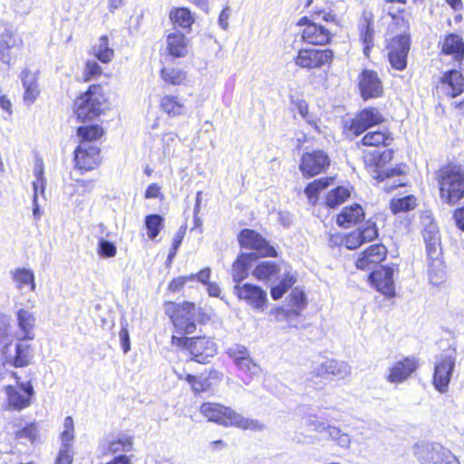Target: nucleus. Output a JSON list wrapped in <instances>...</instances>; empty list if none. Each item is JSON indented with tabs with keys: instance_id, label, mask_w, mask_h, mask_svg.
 Listing matches in <instances>:
<instances>
[{
	"instance_id": "1",
	"label": "nucleus",
	"mask_w": 464,
	"mask_h": 464,
	"mask_svg": "<svg viewBox=\"0 0 464 464\" xmlns=\"http://www.w3.org/2000/svg\"><path fill=\"white\" fill-rule=\"evenodd\" d=\"M199 411L208 420L225 427L234 426L251 430H262L265 429V426L259 423L258 420L245 418L231 408L219 403H202Z\"/></svg>"
},
{
	"instance_id": "2",
	"label": "nucleus",
	"mask_w": 464,
	"mask_h": 464,
	"mask_svg": "<svg viewBox=\"0 0 464 464\" xmlns=\"http://www.w3.org/2000/svg\"><path fill=\"white\" fill-rule=\"evenodd\" d=\"M440 196L444 203L450 206L464 197V170L459 165H448L437 173Z\"/></svg>"
},
{
	"instance_id": "3",
	"label": "nucleus",
	"mask_w": 464,
	"mask_h": 464,
	"mask_svg": "<svg viewBox=\"0 0 464 464\" xmlns=\"http://www.w3.org/2000/svg\"><path fill=\"white\" fill-rule=\"evenodd\" d=\"M105 97L101 85H92L74 102L77 118L85 121L99 116L103 111Z\"/></svg>"
},
{
	"instance_id": "4",
	"label": "nucleus",
	"mask_w": 464,
	"mask_h": 464,
	"mask_svg": "<svg viewBox=\"0 0 464 464\" xmlns=\"http://www.w3.org/2000/svg\"><path fill=\"white\" fill-rule=\"evenodd\" d=\"M171 343L173 345L180 347L184 352H188L190 360L198 363L206 364L209 362V358L213 357L217 353V347L214 342L206 337H178L172 336Z\"/></svg>"
},
{
	"instance_id": "5",
	"label": "nucleus",
	"mask_w": 464,
	"mask_h": 464,
	"mask_svg": "<svg viewBox=\"0 0 464 464\" xmlns=\"http://www.w3.org/2000/svg\"><path fill=\"white\" fill-rule=\"evenodd\" d=\"M5 409L21 411L31 406L35 392L31 382L17 381L15 385H7L4 389Z\"/></svg>"
},
{
	"instance_id": "6",
	"label": "nucleus",
	"mask_w": 464,
	"mask_h": 464,
	"mask_svg": "<svg viewBox=\"0 0 464 464\" xmlns=\"http://www.w3.org/2000/svg\"><path fill=\"white\" fill-rule=\"evenodd\" d=\"M166 312L172 320L178 333L182 334H193L196 330V307L192 303L173 304L166 307Z\"/></svg>"
},
{
	"instance_id": "7",
	"label": "nucleus",
	"mask_w": 464,
	"mask_h": 464,
	"mask_svg": "<svg viewBox=\"0 0 464 464\" xmlns=\"http://www.w3.org/2000/svg\"><path fill=\"white\" fill-rule=\"evenodd\" d=\"M413 450L421 464H459L457 458L439 443H417Z\"/></svg>"
},
{
	"instance_id": "8",
	"label": "nucleus",
	"mask_w": 464,
	"mask_h": 464,
	"mask_svg": "<svg viewBox=\"0 0 464 464\" xmlns=\"http://www.w3.org/2000/svg\"><path fill=\"white\" fill-rule=\"evenodd\" d=\"M456 355V349L449 347L436 359L433 384L440 392H444L448 389L455 366Z\"/></svg>"
},
{
	"instance_id": "9",
	"label": "nucleus",
	"mask_w": 464,
	"mask_h": 464,
	"mask_svg": "<svg viewBox=\"0 0 464 464\" xmlns=\"http://www.w3.org/2000/svg\"><path fill=\"white\" fill-rule=\"evenodd\" d=\"M423 239L426 245V251L427 255L430 259L432 260L431 264H430V280L434 284H438L440 279H442L444 276L443 270L438 271V274L435 273L434 276L437 277L435 279L433 277V266H437L438 268H440L442 266L441 261L439 259L440 256V235H439V229L437 225L433 223H430L426 227L423 229Z\"/></svg>"
},
{
	"instance_id": "10",
	"label": "nucleus",
	"mask_w": 464,
	"mask_h": 464,
	"mask_svg": "<svg viewBox=\"0 0 464 464\" xmlns=\"http://www.w3.org/2000/svg\"><path fill=\"white\" fill-rule=\"evenodd\" d=\"M23 44L22 39L16 34L9 24H0V61L11 63L15 60L14 50Z\"/></svg>"
},
{
	"instance_id": "11",
	"label": "nucleus",
	"mask_w": 464,
	"mask_h": 464,
	"mask_svg": "<svg viewBox=\"0 0 464 464\" xmlns=\"http://www.w3.org/2000/svg\"><path fill=\"white\" fill-rule=\"evenodd\" d=\"M240 245L248 249L255 250L256 258L260 256H276V249L257 232L252 229H243L238 237Z\"/></svg>"
},
{
	"instance_id": "12",
	"label": "nucleus",
	"mask_w": 464,
	"mask_h": 464,
	"mask_svg": "<svg viewBox=\"0 0 464 464\" xmlns=\"http://www.w3.org/2000/svg\"><path fill=\"white\" fill-rule=\"evenodd\" d=\"M333 57L334 53L330 49H301L295 62L301 68L314 69L329 64Z\"/></svg>"
},
{
	"instance_id": "13",
	"label": "nucleus",
	"mask_w": 464,
	"mask_h": 464,
	"mask_svg": "<svg viewBox=\"0 0 464 464\" xmlns=\"http://www.w3.org/2000/svg\"><path fill=\"white\" fill-rule=\"evenodd\" d=\"M330 165L328 155L323 150L303 154L299 169L304 176L314 177L324 171Z\"/></svg>"
},
{
	"instance_id": "14",
	"label": "nucleus",
	"mask_w": 464,
	"mask_h": 464,
	"mask_svg": "<svg viewBox=\"0 0 464 464\" xmlns=\"http://www.w3.org/2000/svg\"><path fill=\"white\" fill-rule=\"evenodd\" d=\"M234 294L254 309L263 310L267 301L266 292L260 286L245 283L236 284L234 286Z\"/></svg>"
},
{
	"instance_id": "15",
	"label": "nucleus",
	"mask_w": 464,
	"mask_h": 464,
	"mask_svg": "<svg viewBox=\"0 0 464 464\" xmlns=\"http://www.w3.org/2000/svg\"><path fill=\"white\" fill-rule=\"evenodd\" d=\"M74 160L81 170H92L101 162L100 149L86 141H81L74 151Z\"/></svg>"
},
{
	"instance_id": "16",
	"label": "nucleus",
	"mask_w": 464,
	"mask_h": 464,
	"mask_svg": "<svg viewBox=\"0 0 464 464\" xmlns=\"http://www.w3.org/2000/svg\"><path fill=\"white\" fill-rule=\"evenodd\" d=\"M385 121L384 116L376 108H366L358 113L352 121L350 130L360 135L369 128L381 124Z\"/></svg>"
},
{
	"instance_id": "17",
	"label": "nucleus",
	"mask_w": 464,
	"mask_h": 464,
	"mask_svg": "<svg viewBox=\"0 0 464 464\" xmlns=\"http://www.w3.org/2000/svg\"><path fill=\"white\" fill-rule=\"evenodd\" d=\"M298 24L305 26L302 33V38L305 43L314 45H323L329 43L331 34L328 29L321 24L311 22L307 17L301 18Z\"/></svg>"
},
{
	"instance_id": "18",
	"label": "nucleus",
	"mask_w": 464,
	"mask_h": 464,
	"mask_svg": "<svg viewBox=\"0 0 464 464\" xmlns=\"http://www.w3.org/2000/svg\"><path fill=\"white\" fill-rule=\"evenodd\" d=\"M418 368V362L413 357H405L396 362L388 370L385 379L390 383H401L405 382Z\"/></svg>"
},
{
	"instance_id": "19",
	"label": "nucleus",
	"mask_w": 464,
	"mask_h": 464,
	"mask_svg": "<svg viewBox=\"0 0 464 464\" xmlns=\"http://www.w3.org/2000/svg\"><path fill=\"white\" fill-rule=\"evenodd\" d=\"M392 267H382L371 273L369 279L372 285L382 295L392 297L395 295Z\"/></svg>"
},
{
	"instance_id": "20",
	"label": "nucleus",
	"mask_w": 464,
	"mask_h": 464,
	"mask_svg": "<svg viewBox=\"0 0 464 464\" xmlns=\"http://www.w3.org/2000/svg\"><path fill=\"white\" fill-rule=\"evenodd\" d=\"M386 254L387 249L384 245H372L360 255L356 266L359 269L370 270L384 260Z\"/></svg>"
},
{
	"instance_id": "21",
	"label": "nucleus",
	"mask_w": 464,
	"mask_h": 464,
	"mask_svg": "<svg viewBox=\"0 0 464 464\" xmlns=\"http://www.w3.org/2000/svg\"><path fill=\"white\" fill-rule=\"evenodd\" d=\"M359 88L364 100L379 97L382 92V84L377 73L364 70L360 76Z\"/></svg>"
},
{
	"instance_id": "22",
	"label": "nucleus",
	"mask_w": 464,
	"mask_h": 464,
	"mask_svg": "<svg viewBox=\"0 0 464 464\" xmlns=\"http://www.w3.org/2000/svg\"><path fill=\"white\" fill-rule=\"evenodd\" d=\"M440 88L450 97H457L464 92V78L457 70L446 72L440 78Z\"/></svg>"
},
{
	"instance_id": "23",
	"label": "nucleus",
	"mask_w": 464,
	"mask_h": 464,
	"mask_svg": "<svg viewBox=\"0 0 464 464\" xmlns=\"http://www.w3.org/2000/svg\"><path fill=\"white\" fill-rule=\"evenodd\" d=\"M284 265H276L270 261H264L259 263L252 272V275L259 281L264 282H276L282 277L284 273Z\"/></svg>"
},
{
	"instance_id": "24",
	"label": "nucleus",
	"mask_w": 464,
	"mask_h": 464,
	"mask_svg": "<svg viewBox=\"0 0 464 464\" xmlns=\"http://www.w3.org/2000/svg\"><path fill=\"white\" fill-rule=\"evenodd\" d=\"M303 311L293 308L277 307L272 311L275 320L278 323L285 322L288 327L296 329L304 328V316Z\"/></svg>"
},
{
	"instance_id": "25",
	"label": "nucleus",
	"mask_w": 464,
	"mask_h": 464,
	"mask_svg": "<svg viewBox=\"0 0 464 464\" xmlns=\"http://www.w3.org/2000/svg\"><path fill=\"white\" fill-rule=\"evenodd\" d=\"M441 52L443 54L451 55L459 65L464 59V41L459 35L450 34L441 44Z\"/></svg>"
},
{
	"instance_id": "26",
	"label": "nucleus",
	"mask_w": 464,
	"mask_h": 464,
	"mask_svg": "<svg viewBox=\"0 0 464 464\" xmlns=\"http://www.w3.org/2000/svg\"><path fill=\"white\" fill-rule=\"evenodd\" d=\"M319 376L334 375L339 379H344L351 374V367L347 362L336 360H327L322 362L316 369Z\"/></svg>"
},
{
	"instance_id": "27",
	"label": "nucleus",
	"mask_w": 464,
	"mask_h": 464,
	"mask_svg": "<svg viewBox=\"0 0 464 464\" xmlns=\"http://www.w3.org/2000/svg\"><path fill=\"white\" fill-rule=\"evenodd\" d=\"M34 177L35 179L33 181V188H34V208H33V215L36 219H39L41 217L40 212V204L39 198L42 197L45 199L44 189H45V179L44 177V165L40 163L34 169Z\"/></svg>"
},
{
	"instance_id": "28",
	"label": "nucleus",
	"mask_w": 464,
	"mask_h": 464,
	"mask_svg": "<svg viewBox=\"0 0 464 464\" xmlns=\"http://www.w3.org/2000/svg\"><path fill=\"white\" fill-rule=\"evenodd\" d=\"M397 23L401 24V34L390 41L388 45L389 52L408 54L410 50L409 22L401 17L398 19Z\"/></svg>"
},
{
	"instance_id": "29",
	"label": "nucleus",
	"mask_w": 464,
	"mask_h": 464,
	"mask_svg": "<svg viewBox=\"0 0 464 464\" xmlns=\"http://www.w3.org/2000/svg\"><path fill=\"white\" fill-rule=\"evenodd\" d=\"M256 259V255L255 253H241L237 256L231 269L233 281L236 284H240L242 280L247 277L250 263Z\"/></svg>"
},
{
	"instance_id": "30",
	"label": "nucleus",
	"mask_w": 464,
	"mask_h": 464,
	"mask_svg": "<svg viewBox=\"0 0 464 464\" xmlns=\"http://www.w3.org/2000/svg\"><path fill=\"white\" fill-rule=\"evenodd\" d=\"M364 218L362 208L359 204L345 207L336 218V223L343 227H349L360 222Z\"/></svg>"
},
{
	"instance_id": "31",
	"label": "nucleus",
	"mask_w": 464,
	"mask_h": 464,
	"mask_svg": "<svg viewBox=\"0 0 464 464\" xmlns=\"http://www.w3.org/2000/svg\"><path fill=\"white\" fill-rule=\"evenodd\" d=\"M188 40L179 32H173L167 35V47L174 57H184L188 52Z\"/></svg>"
},
{
	"instance_id": "32",
	"label": "nucleus",
	"mask_w": 464,
	"mask_h": 464,
	"mask_svg": "<svg viewBox=\"0 0 464 464\" xmlns=\"http://www.w3.org/2000/svg\"><path fill=\"white\" fill-rule=\"evenodd\" d=\"M392 154L393 151L392 150H385L382 152L374 150V152L365 153L363 161L366 167L381 174L382 172V169L392 160Z\"/></svg>"
},
{
	"instance_id": "33",
	"label": "nucleus",
	"mask_w": 464,
	"mask_h": 464,
	"mask_svg": "<svg viewBox=\"0 0 464 464\" xmlns=\"http://www.w3.org/2000/svg\"><path fill=\"white\" fill-rule=\"evenodd\" d=\"M295 276L289 265H284V273L279 278V284L271 288V296L274 300L280 299L283 295L295 283Z\"/></svg>"
},
{
	"instance_id": "34",
	"label": "nucleus",
	"mask_w": 464,
	"mask_h": 464,
	"mask_svg": "<svg viewBox=\"0 0 464 464\" xmlns=\"http://www.w3.org/2000/svg\"><path fill=\"white\" fill-rule=\"evenodd\" d=\"M13 280L19 291L28 289L33 292L35 290L34 275L33 271L26 268H17L13 272Z\"/></svg>"
},
{
	"instance_id": "35",
	"label": "nucleus",
	"mask_w": 464,
	"mask_h": 464,
	"mask_svg": "<svg viewBox=\"0 0 464 464\" xmlns=\"http://www.w3.org/2000/svg\"><path fill=\"white\" fill-rule=\"evenodd\" d=\"M132 441L128 436H121L116 440H103L100 443V450L102 453L115 454L120 451H129L131 449Z\"/></svg>"
},
{
	"instance_id": "36",
	"label": "nucleus",
	"mask_w": 464,
	"mask_h": 464,
	"mask_svg": "<svg viewBox=\"0 0 464 464\" xmlns=\"http://www.w3.org/2000/svg\"><path fill=\"white\" fill-rule=\"evenodd\" d=\"M393 138L392 133L387 130H375L367 132L362 139V143L364 146L378 147L380 145L389 146Z\"/></svg>"
},
{
	"instance_id": "37",
	"label": "nucleus",
	"mask_w": 464,
	"mask_h": 464,
	"mask_svg": "<svg viewBox=\"0 0 464 464\" xmlns=\"http://www.w3.org/2000/svg\"><path fill=\"white\" fill-rule=\"evenodd\" d=\"M93 55L102 63H107L114 57V51L110 47L109 39L102 35L92 47Z\"/></svg>"
},
{
	"instance_id": "38",
	"label": "nucleus",
	"mask_w": 464,
	"mask_h": 464,
	"mask_svg": "<svg viewBox=\"0 0 464 464\" xmlns=\"http://www.w3.org/2000/svg\"><path fill=\"white\" fill-rule=\"evenodd\" d=\"M160 107L169 116H179L185 111L184 103L173 95H165L161 98Z\"/></svg>"
},
{
	"instance_id": "39",
	"label": "nucleus",
	"mask_w": 464,
	"mask_h": 464,
	"mask_svg": "<svg viewBox=\"0 0 464 464\" xmlns=\"http://www.w3.org/2000/svg\"><path fill=\"white\" fill-rule=\"evenodd\" d=\"M333 180V178H322L309 183L304 189L309 201L314 204L317 201L318 193L326 188Z\"/></svg>"
},
{
	"instance_id": "40",
	"label": "nucleus",
	"mask_w": 464,
	"mask_h": 464,
	"mask_svg": "<svg viewBox=\"0 0 464 464\" xmlns=\"http://www.w3.org/2000/svg\"><path fill=\"white\" fill-rule=\"evenodd\" d=\"M328 438L342 449L347 450L351 447V436L343 431L339 427L330 425L327 431Z\"/></svg>"
},
{
	"instance_id": "41",
	"label": "nucleus",
	"mask_w": 464,
	"mask_h": 464,
	"mask_svg": "<svg viewBox=\"0 0 464 464\" xmlns=\"http://www.w3.org/2000/svg\"><path fill=\"white\" fill-rule=\"evenodd\" d=\"M416 205V198L412 195L393 198L390 203L391 209L394 214L412 210Z\"/></svg>"
},
{
	"instance_id": "42",
	"label": "nucleus",
	"mask_w": 464,
	"mask_h": 464,
	"mask_svg": "<svg viewBox=\"0 0 464 464\" xmlns=\"http://www.w3.org/2000/svg\"><path fill=\"white\" fill-rule=\"evenodd\" d=\"M160 76L165 82L172 85H179L187 79L186 72L178 68H163Z\"/></svg>"
},
{
	"instance_id": "43",
	"label": "nucleus",
	"mask_w": 464,
	"mask_h": 464,
	"mask_svg": "<svg viewBox=\"0 0 464 464\" xmlns=\"http://www.w3.org/2000/svg\"><path fill=\"white\" fill-rule=\"evenodd\" d=\"M103 133V129L97 124L82 126L77 130V134L82 138L81 141H86L88 143L100 139Z\"/></svg>"
},
{
	"instance_id": "44",
	"label": "nucleus",
	"mask_w": 464,
	"mask_h": 464,
	"mask_svg": "<svg viewBox=\"0 0 464 464\" xmlns=\"http://www.w3.org/2000/svg\"><path fill=\"white\" fill-rule=\"evenodd\" d=\"M170 19L175 25L184 29H188L194 22L191 13L187 8H179L171 12Z\"/></svg>"
},
{
	"instance_id": "45",
	"label": "nucleus",
	"mask_w": 464,
	"mask_h": 464,
	"mask_svg": "<svg viewBox=\"0 0 464 464\" xmlns=\"http://www.w3.org/2000/svg\"><path fill=\"white\" fill-rule=\"evenodd\" d=\"M163 218L158 214L148 215L145 218V226L148 236L150 239H155L163 227Z\"/></svg>"
},
{
	"instance_id": "46",
	"label": "nucleus",
	"mask_w": 464,
	"mask_h": 464,
	"mask_svg": "<svg viewBox=\"0 0 464 464\" xmlns=\"http://www.w3.org/2000/svg\"><path fill=\"white\" fill-rule=\"evenodd\" d=\"M361 40L364 44V53L372 46L373 44V28L372 26L371 18L364 15L363 21L361 24Z\"/></svg>"
},
{
	"instance_id": "47",
	"label": "nucleus",
	"mask_w": 464,
	"mask_h": 464,
	"mask_svg": "<svg viewBox=\"0 0 464 464\" xmlns=\"http://www.w3.org/2000/svg\"><path fill=\"white\" fill-rule=\"evenodd\" d=\"M350 197V191L344 187H338L331 190L326 196V204L331 208H334L343 203Z\"/></svg>"
},
{
	"instance_id": "48",
	"label": "nucleus",
	"mask_w": 464,
	"mask_h": 464,
	"mask_svg": "<svg viewBox=\"0 0 464 464\" xmlns=\"http://www.w3.org/2000/svg\"><path fill=\"white\" fill-rule=\"evenodd\" d=\"M288 304L293 309L304 311L307 305V299L304 292L299 288L293 289L288 296Z\"/></svg>"
},
{
	"instance_id": "49",
	"label": "nucleus",
	"mask_w": 464,
	"mask_h": 464,
	"mask_svg": "<svg viewBox=\"0 0 464 464\" xmlns=\"http://www.w3.org/2000/svg\"><path fill=\"white\" fill-rule=\"evenodd\" d=\"M60 439L61 446H72V444L74 440V423L71 416L64 419L63 430L61 433Z\"/></svg>"
},
{
	"instance_id": "50",
	"label": "nucleus",
	"mask_w": 464,
	"mask_h": 464,
	"mask_svg": "<svg viewBox=\"0 0 464 464\" xmlns=\"http://www.w3.org/2000/svg\"><path fill=\"white\" fill-rule=\"evenodd\" d=\"M186 381L191 385L195 393L206 392L210 387V382L207 378H197L192 374H187Z\"/></svg>"
},
{
	"instance_id": "51",
	"label": "nucleus",
	"mask_w": 464,
	"mask_h": 464,
	"mask_svg": "<svg viewBox=\"0 0 464 464\" xmlns=\"http://www.w3.org/2000/svg\"><path fill=\"white\" fill-rule=\"evenodd\" d=\"M102 74V68L96 61H88L83 70V81L90 82Z\"/></svg>"
},
{
	"instance_id": "52",
	"label": "nucleus",
	"mask_w": 464,
	"mask_h": 464,
	"mask_svg": "<svg viewBox=\"0 0 464 464\" xmlns=\"http://www.w3.org/2000/svg\"><path fill=\"white\" fill-rule=\"evenodd\" d=\"M304 421L305 425L310 429V430L320 433L327 431L330 426L326 422L320 420L316 415L306 416Z\"/></svg>"
},
{
	"instance_id": "53",
	"label": "nucleus",
	"mask_w": 464,
	"mask_h": 464,
	"mask_svg": "<svg viewBox=\"0 0 464 464\" xmlns=\"http://www.w3.org/2000/svg\"><path fill=\"white\" fill-rule=\"evenodd\" d=\"M236 365L239 370L250 375H256L260 372V367L253 362L250 355L245 358V360L239 361Z\"/></svg>"
},
{
	"instance_id": "54",
	"label": "nucleus",
	"mask_w": 464,
	"mask_h": 464,
	"mask_svg": "<svg viewBox=\"0 0 464 464\" xmlns=\"http://www.w3.org/2000/svg\"><path fill=\"white\" fill-rule=\"evenodd\" d=\"M74 451L72 446H61L55 464H72Z\"/></svg>"
},
{
	"instance_id": "55",
	"label": "nucleus",
	"mask_w": 464,
	"mask_h": 464,
	"mask_svg": "<svg viewBox=\"0 0 464 464\" xmlns=\"http://www.w3.org/2000/svg\"><path fill=\"white\" fill-rule=\"evenodd\" d=\"M357 229L361 232L363 242L372 241L378 235L376 225L371 221H367L362 227Z\"/></svg>"
},
{
	"instance_id": "56",
	"label": "nucleus",
	"mask_w": 464,
	"mask_h": 464,
	"mask_svg": "<svg viewBox=\"0 0 464 464\" xmlns=\"http://www.w3.org/2000/svg\"><path fill=\"white\" fill-rule=\"evenodd\" d=\"M228 355L233 359L235 363H237L239 361L245 360L247 356H249V352L247 349L240 344H235L227 350Z\"/></svg>"
},
{
	"instance_id": "57",
	"label": "nucleus",
	"mask_w": 464,
	"mask_h": 464,
	"mask_svg": "<svg viewBox=\"0 0 464 464\" xmlns=\"http://www.w3.org/2000/svg\"><path fill=\"white\" fill-rule=\"evenodd\" d=\"M388 55L392 68L400 71L406 68L408 54L389 52Z\"/></svg>"
},
{
	"instance_id": "58",
	"label": "nucleus",
	"mask_w": 464,
	"mask_h": 464,
	"mask_svg": "<svg viewBox=\"0 0 464 464\" xmlns=\"http://www.w3.org/2000/svg\"><path fill=\"white\" fill-rule=\"evenodd\" d=\"M116 246L113 243L101 239L98 245V253L103 257H112L116 255Z\"/></svg>"
},
{
	"instance_id": "59",
	"label": "nucleus",
	"mask_w": 464,
	"mask_h": 464,
	"mask_svg": "<svg viewBox=\"0 0 464 464\" xmlns=\"http://www.w3.org/2000/svg\"><path fill=\"white\" fill-rule=\"evenodd\" d=\"M343 243L348 249H355L359 247L363 243L361 232L358 229L353 230L346 236Z\"/></svg>"
},
{
	"instance_id": "60",
	"label": "nucleus",
	"mask_w": 464,
	"mask_h": 464,
	"mask_svg": "<svg viewBox=\"0 0 464 464\" xmlns=\"http://www.w3.org/2000/svg\"><path fill=\"white\" fill-rule=\"evenodd\" d=\"M37 436H38V429L34 423H31L30 425L24 427V429H22L16 432L17 439L25 438V439H28L31 442L35 441V440L37 439Z\"/></svg>"
},
{
	"instance_id": "61",
	"label": "nucleus",
	"mask_w": 464,
	"mask_h": 464,
	"mask_svg": "<svg viewBox=\"0 0 464 464\" xmlns=\"http://www.w3.org/2000/svg\"><path fill=\"white\" fill-rule=\"evenodd\" d=\"M13 6L16 13L27 14L33 8V0H13Z\"/></svg>"
},
{
	"instance_id": "62",
	"label": "nucleus",
	"mask_w": 464,
	"mask_h": 464,
	"mask_svg": "<svg viewBox=\"0 0 464 464\" xmlns=\"http://www.w3.org/2000/svg\"><path fill=\"white\" fill-rule=\"evenodd\" d=\"M24 89H25L24 95V102H27L28 104H32L36 100L37 96L40 93L38 84L36 83V84H34L31 86H25Z\"/></svg>"
},
{
	"instance_id": "63",
	"label": "nucleus",
	"mask_w": 464,
	"mask_h": 464,
	"mask_svg": "<svg viewBox=\"0 0 464 464\" xmlns=\"http://www.w3.org/2000/svg\"><path fill=\"white\" fill-rule=\"evenodd\" d=\"M195 276L194 275H190V276H179V277H177L175 279H173L170 284H169V288L172 291V292H176V291H179L180 288H182L185 285V283L187 281H192V280H195Z\"/></svg>"
},
{
	"instance_id": "64",
	"label": "nucleus",
	"mask_w": 464,
	"mask_h": 464,
	"mask_svg": "<svg viewBox=\"0 0 464 464\" xmlns=\"http://www.w3.org/2000/svg\"><path fill=\"white\" fill-rule=\"evenodd\" d=\"M21 79L23 82L24 87L31 86L37 83V76L34 72H32L28 70H24L21 74Z\"/></svg>"
}]
</instances>
